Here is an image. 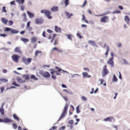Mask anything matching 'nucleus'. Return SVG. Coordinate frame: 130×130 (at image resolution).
I'll return each mask as SVG.
<instances>
[{"mask_svg": "<svg viewBox=\"0 0 130 130\" xmlns=\"http://www.w3.org/2000/svg\"><path fill=\"white\" fill-rule=\"evenodd\" d=\"M58 27L57 26H55V30L57 32H58Z\"/></svg>", "mask_w": 130, "mask_h": 130, "instance_id": "nucleus-42", "label": "nucleus"}, {"mask_svg": "<svg viewBox=\"0 0 130 130\" xmlns=\"http://www.w3.org/2000/svg\"><path fill=\"white\" fill-rule=\"evenodd\" d=\"M47 10L46 9H44L41 10L40 12L42 13H45V14L46 12V11H47Z\"/></svg>", "mask_w": 130, "mask_h": 130, "instance_id": "nucleus-37", "label": "nucleus"}, {"mask_svg": "<svg viewBox=\"0 0 130 130\" xmlns=\"http://www.w3.org/2000/svg\"><path fill=\"white\" fill-rule=\"evenodd\" d=\"M43 71L41 70H39V73L41 75H42L43 74Z\"/></svg>", "mask_w": 130, "mask_h": 130, "instance_id": "nucleus-53", "label": "nucleus"}, {"mask_svg": "<svg viewBox=\"0 0 130 130\" xmlns=\"http://www.w3.org/2000/svg\"><path fill=\"white\" fill-rule=\"evenodd\" d=\"M13 118L14 119H16V120H17V121H19V118L17 117V116L15 114H14L13 115Z\"/></svg>", "mask_w": 130, "mask_h": 130, "instance_id": "nucleus-32", "label": "nucleus"}, {"mask_svg": "<svg viewBox=\"0 0 130 130\" xmlns=\"http://www.w3.org/2000/svg\"><path fill=\"white\" fill-rule=\"evenodd\" d=\"M13 121L11 119L8 118H6L3 119V122L7 123L10 122H12Z\"/></svg>", "mask_w": 130, "mask_h": 130, "instance_id": "nucleus-8", "label": "nucleus"}, {"mask_svg": "<svg viewBox=\"0 0 130 130\" xmlns=\"http://www.w3.org/2000/svg\"><path fill=\"white\" fill-rule=\"evenodd\" d=\"M41 53V51H39L38 50H36L35 53V56H37L39 53Z\"/></svg>", "mask_w": 130, "mask_h": 130, "instance_id": "nucleus-30", "label": "nucleus"}, {"mask_svg": "<svg viewBox=\"0 0 130 130\" xmlns=\"http://www.w3.org/2000/svg\"><path fill=\"white\" fill-rule=\"evenodd\" d=\"M30 21H29L27 23V26H26V27H28L29 26V25H30Z\"/></svg>", "mask_w": 130, "mask_h": 130, "instance_id": "nucleus-58", "label": "nucleus"}, {"mask_svg": "<svg viewBox=\"0 0 130 130\" xmlns=\"http://www.w3.org/2000/svg\"><path fill=\"white\" fill-rule=\"evenodd\" d=\"M51 76V75L49 72H45L43 73L42 76L45 77H49Z\"/></svg>", "mask_w": 130, "mask_h": 130, "instance_id": "nucleus-7", "label": "nucleus"}, {"mask_svg": "<svg viewBox=\"0 0 130 130\" xmlns=\"http://www.w3.org/2000/svg\"><path fill=\"white\" fill-rule=\"evenodd\" d=\"M121 13V12L120 11H119L118 10H114L112 12V14H115V13L117 14V13Z\"/></svg>", "mask_w": 130, "mask_h": 130, "instance_id": "nucleus-29", "label": "nucleus"}, {"mask_svg": "<svg viewBox=\"0 0 130 130\" xmlns=\"http://www.w3.org/2000/svg\"><path fill=\"white\" fill-rule=\"evenodd\" d=\"M36 38H33L31 39V42L32 43H35L36 42Z\"/></svg>", "mask_w": 130, "mask_h": 130, "instance_id": "nucleus-33", "label": "nucleus"}, {"mask_svg": "<svg viewBox=\"0 0 130 130\" xmlns=\"http://www.w3.org/2000/svg\"><path fill=\"white\" fill-rule=\"evenodd\" d=\"M99 80L101 82L100 83V84H102L103 82L104 81V80L103 79H100Z\"/></svg>", "mask_w": 130, "mask_h": 130, "instance_id": "nucleus-49", "label": "nucleus"}, {"mask_svg": "<svg viewBox=\"0 0 130 130\" xmlns=\"http://www.w3.org/2000/svg\"><path fill=\"white\" fill-rule=\"evenodd\" d=\"M82 74L84 76L83 77H85L87 75L88 73L86 72H85L83 73H82Z\"/></svg>", "mask_w": 130, "mask_h": 130, "instance_id": "nucleus-46", "label": "nucleus"}, {"mask_svg": "<svg viewBox=\"0 0 130 130\" xmlns=\"http://www.w3.org/2000/svg\"><path fill=\"white\" fill-rule=\"evenodd\" d=\"M74 121L73 120H71L68 122V123L70 124H72L73 123Z\"/></svg>", "mask_w": 130, "mask_h": 130, "instance_id": "nucleus-47", "label": "nucleus"}, {"mask_svg": "<svg viewBox=\"0 0 130 130\" xmlns=\"http://www.w3.org/2000/svg\"><path fill=\"white\" fill-rule=\"evenodd\" d=\"M27 13L30 18H31L34 16V14L31 12L29 11H27Z\"/></svg>", "mask_w": 130, "mask_h": 130, "instance_id": "nucleus-15", "label": "nucleus"}, {"mask_svg": "<svg viewBox=\"0 0 130 130\" xmlns=\"http://www.w3.org/2000/svg\"><path fill=\"white\" fill-rule=\"evenodd\" d=\"M11 57L13 61L18 63L20 57L17 55L13 54L11 56Z\"/></svg>", "mask_w": 130, "mask_h": 130, "instance_id": "nucleus-1", "label": "nucleus"}, {"mask_svg": "<svg viewBox=\"0 0 130 130\" xmlns=\"http://www.w3.org/2000/svg\"><path fill=\"white\" fill-rule=\"evenodd\" d=\"M25 32V31H21L20 32V34H21L23 35L24 33Z\"/></svg>", "mask_w": 130, "mask_h": 130, "instance_id": "nucleus-63", "label": "nucleus"}, {"mask_svg": "<svg viewBox=\"0 0 130 130\" xmlns=\"http://www.w3.org/2000/svg\"><path fill=\"white\" fill-rule=\"evenodd\" d=\"M31 78L32 79H34L35 80H38V78L36 77L34 75H32L31 76Z\"/></svg>", "mask_w": 130, "mask_h": 130, "instance_id": "nucleus-35", "label": "nucleus"}, {"mask_svg": "<svg viewBox=\"0 0 130 130\" xmlns=\"http://www.w3.org/2000/svg\"><path fill=\"white\" fill-rule=\"evenodd\" d=\"M57 51L59 53H62L63 52V51L62 50L58 49H57Z\"/></svg>", "mask_w": 130, "mask_h": 130, "instance_id": "nucleus-48", "label": "nucleus"}, {"mask_svg": "<svg viewBox=\"0 0 130 130\" xmlns=\"http://www.w3.org/2000/svg\"><path fill=\"white\" fill-rule=\"evenodd\" d=\"M58 7H54L51 9V10L53 12H56L58 10Z\"/></svg>", "mask_w": 130, "mask_h": 130, "instance_id": "nucleus-14", "label": "nucleus"}, {"mask_svg": "<svg viewBox=\"0 0 130 130\" xmlns=\"http://www.w3.org/2000/svg\"><path fill=\"white\" fill-rule=\"evenodd\" d=\"M109 73L108 69L106 68H103L102 71V76L103 77H104L106 75Z\"/></svg>", "mask_w": 130, "mask_h": 130, "instance_id": "nucleus-5", "label": "nucleus"}, {"mask_svg": "<svg viewBox=\"0 0 130 130\" xmlns=\"http://www.w3.org/2000/svg\"><path fill=\"white\" fill-rule=\"evenodd\" d=\"M6 7H3V9L2 10V11L4 12H7V10H6Z\"/></svg>", "mask_w": 130, "mask_h": 130, "instance_id": "nucleus-40", "label": "nucleus"}, {"mask_svg": "<svg viewBox=\"0 0 130 130\" xmlns=\"http://www.w3.org/2000/svg\"><path fill=\"white\" fill-rule=\"evenodd\" d=\"M107 50L105 53V55L107 56L108 54V52L109 51V47L108 46H107Z\"/></svg>", "mask_w": 130, "mask_h": 130, "instance_id": "nucleus-43", "label": "nucleus"}, {"mask_svg": "<svg viewBox=\"0 0 130 130\" xmlns=\"http://www.w3.org/2000/svg\"><path fill=\"white\" fill-rule=\"evenodd\" d=\"M107 63L108 64H110L111 67H112L114 66V62L113 61H111L108 60L107 62Z\"/></svg>", "mask_w": 130, "mask_h": 130, "instance_id": "nucleus-13", "label": "nucleus"}, {"mask_svg": "<svg viewBox=\"0 0 130 130\" xmlns=\"http://www.w3.org/2000/svg\"><path fill=\"white\" fill-rule=\"evenodd\" d=\"M117 78L115 74H114L113 77L112 81L113 82H116L117 81Z\"/></svg>", "mask_w": 130, "mask_h": 130, "instance_id": "nucleus-24", "label": "nucleus"}, {"mask_svg": "<svg viewBox=\"0 0 130 130\" xmlns=\"http://www.w3.org/2000/svg\"><path fill=\"white\" fill-rule=\"evenodd\" d=\"M100 63H104V60L103 59H100Z\"/></svg>", "mask_w": 130, "mask_h": 130, "instance_id": "nucleus-57", "label": "nucleus"}, {"mask_svg": "<svg viewBox=\"0 0 130 130\" xmlns=\"http://www.w3.org/2000/svg\"><path fill=\"white\" fill-rule=\"evenodd\" d=\"M1 93H2L3 91L4 90L5 88L4 87H2L1 88Z\"/></svg>", "mask_w": 130, "mask_h": 130, "instance_id": "nucleus-52", "label": "nucleus"}, {"mask_svg": "<svg viewBox=\"0 0 130 130\" xmlns=\"http://www.w3.org/2000/svg\"><path fill=\"white\" fill-rule=\"evenodd\" d=\"M26 28L29 31H31L32 29V27L30 26L26 27Z\"/></svg>", "mask_w": 130, "mask_h": 130, "instance_id": "nucleus-34", "label": "nucleus"}, {"mask_svg": "<svg viewBox=\"0 0 130 130\" xmlns=\"http://www.w3.org/2000/svg\"><path fill=\"white\" fill-rule=\"evenodd\" d=\"M21 39L22 41L24 42H28L29 41L28 39L26 38H22Z\"/></svg>", "mask_w": 130, "mask_h": 130, "instance_id": "nucleus-27", "label": "nucleus"}, {"mask_svg": "<svg viewBox=\"0 0 130 130\" xmlns=\"http://www.w3.org/2000/svg\"><path fill=\"white\" fill-rule=\"evenodd\" d=\"M12 84L13 85H15L16 86H18V87L20 86L18 84L16 83V82H14V81L13 82H12Z\"/></svg>", "mask_w": 130, "mask_h": 130, "instance_id": "nucleus-31", "label": "nucleus"}, {"mask_svg": "<svg viewBox=\"0 0 130 130\" xmlns=\"http://www.w3.org/2000/svg\"><path fill=\"white\" fill-rule=\"evenodd\" d=\"M4 104H3L1 108H0V112H1V113L2 115H4V109L3 108V106Z\"/></svg>", "mask_w": 130, "mask_h": 130, "instance_id": "nucleus-21", "label": "nucleus"}, {"mask_svg": "<svg viewBox=\"0 0 130 130\" xmlns=\"http://www.w3.org/2000/svg\"><path fill=\"white\" fill-rule=\"evenodd\" d=\"M52 78L54 79H55L56 78V77L55 76L53 75L52 76Z\"/></svg>", "mask_w": 130, "mask_h": 130, "instance_id": "nucleus-61", "label": "nucleus"}, {"mask_svg": "<svg viewBox=\"0 0 130 130\" xmlns=\"http://www.w3.org/2000/svg\"><path fill=\"white\" fill-rule=\"evenodd\" d=\"M1 21L4 24H6L8 22V20L6 19H5L4 18H2L1 19Z\"/></svg>", "mask_w": 130, "mask_h": 130, "instance_id": "nucleus-20", "label": "nucleus"}, {"mask_svg": "<svg viewBox=\"0 0 130 130\" xmlns=\"http://www.w3.org/2000/svg\"><path fill=\"white\" fill-rule=\"evenodd\" d=\"M68 107V106L66 105L64 107V110L63 112V113L62 114L61 116V117L59 118V119L58 121L60 120L65 115V113L67 111Z\"/></svg>", "mask_w": 130, "mask_h": 130, "instance_id": "nucleus-4", "label": "nucleus"}, {"mask_svg": "<svg viewBox=\"0 0 130 130\" xmlns=\"http://www.w3.org/2000/svg\"><path fill=\"white\" fill-rule=\"evenodd\" d=\"M19 32V30H16L15 29H12L10 31V32L13 34H17Z\"/></svg>", "mask_w": 130, "mask_h": 130, "instance_id": "nucleus-16", "label": "nucleus"}, {"mask_svg": "<svg viewBox=\"0 0 130 130\" xmlns=\"http://www.w3.org/2000/svg\"><path fill=\"white\" fill-rule=\"evenodd\" d=\"M122 59L124 61L123 64H126L128 65H129V64L126 60L124 59Z\"/></svg>", "mask_w": 130, "mask_h": 130, "instance_id": "nucleus-36", "label": "nucleus"}, {"mask_svg": "<svg viewBox=\"0 0 130 130\" xmlns=\"http://www.w3.org/2000/svg\"><path fill=\"white\" fill-rule=\"evenodd\" d=\"M64 35L68 37V39L70 40L71 41H72V40L71 38L72 35L71 34Z\"/></svg>", "mask_w": 130, "mask_h": 130, "instance_id": "nucleus-23", "label": "nucleus"}, {"mask_svg": "<svg viewBox=\"0 0 130 130\" xmlns=\"http://www.w3.org/2000/svg\"><path fill=\"white\" fill-rule=\"evenodd\" d=\"M13 22L12 21H9V25H12L13 24Z\"/></svg>", "mask_w": 130, "mask_h": 130, "instance_id": "nucleus-45", "label": "nucleus"}, {"mask_svg": "<svg viewBox=\"0 0 130 130\" xmlns=\"http://www.w3.org/2000/svg\"><path fill=\"white\" fill-rule=\"evenodd\" d=\"M47 32L49 33H51L53 31L50 29H48L47 30Z\"/></svg>", "mask_w": 130, "mask_h": 130, "instance_id": "nucleus-50", "label": "nucleus"}, {"mask_svg": "<svg viewBox=\"0 0 130 130\" xmlns=\"http://www.w3.org/2000/svg\"><path fill=\"white\" fill-rule=\"evenodd\" d=\"M11 29L10 28H8V27H6L5 29V31H8L9 30L11 31Z\"/></svg>", "mask_w": 130, "mask_h": 130, "instance_id": "nucleus-44", "label": "nucleus"}, {"mask_svg": "<svg viewBox=\"0 0 130 130\" xmlns=\"http://www.w3.org/2000/svg\"><path fill=\"white\" fill-rule=\"evenodd\" d=\"M108 17L106 16H104L100 20V21L101 22H103L105 23L106 22V19H108Z\"/></svg>", "mask_w": 130, "mask_h": 130, "instance_id": "nucleus-10", "label": "nucleus"}, {"mask_svg": "<svg viewBox=\"0 0 130 130\" xmlns=\"http://www.w3.org/2000/svg\"><path fill=\"white\" fill-rule=\"evenodd\" d=\"M65 14L66 16H67V19H68L70 18V17L72 16L73 15L72 13H71L70 15H68L69 14V13L67 12H65Z\"/></svg>", "mask_w": 130, "mask_h": 130, "instance_id": "nucleus-17", "label": "nucleus"}, {"mask_svg": "<svg viewBox=\"0 0 130 130\" xmlns=\"http://www.w3.org/2000/svg\"><path fill=\"white\" fill-rule=\"evenodd\" d=\"M14 50L15 52L19 53L21 52L20 48L18 47H16L15 48Z\"/></svg>", "mask_w": 130, "mask_h": 130, "instance_id": "nucleus-18", "label": "nucleus"}, {"mask_svg": "<svg viewBox=\"0 0 130 130\" xmlns=\"http://www.w3.org/2000/svg\"><path fill=\"white\" fill-rule=\"evenodd\" d=\"M43 20L41 17L37 18L35 19V22L36 24H42L43 23Z\"/></svg>", "mask_w": 130, "mask_h": 130, "instance_id": "nucleus-3", "label": "nucleus"}, {"mask_svg": "<svg viewBox=\"0 0 130 130\" xmlns=\"http://www.w3.org/2000/svg\"><path fill=\"white\" fill-rule=\"evenodd\" d=\"M79 105H78L77 106L76 108V112L77 113H80V111L79 109Z\"/></svg>", "mask_w": 130, "mask_h": 130, "instance_id": "nucleus-25", "label": "nucleus"}, {"mask_svg": "<svg viewBox=\"0 0 130 130\" xmlns=\"http://www.w3.org/2000/svg\"><path fill=\"white\" fill-rule=\"evenodd\" d=\"M43 67H47L48 68H50V66L49 65H43Z\"/></svg>", "mask_w": 130, "mask_h": 130, "instance_id": "nucleus-51", "label": "nucleus"}, {"mask_svg": "<svg viewBox=\"0 0 130 130\" xmlns=\"http://www.w3.org/2000/svg\"><path fill=\"white\" fill-rule=\"evenodd\" d=\"M18 82L19 83H23V80L20 77H18L17 78Z\"/></svg>", "mask_w": 130, "mask_h": 130, "instance_id": "nucleus-19", "label": "nucleus"}, {"mask_svg": "<svg viewBox=\"0 0 130 130\" xmlns=\"http://www.w3.org/2000/svg\"><path fill=\"white\" fill-rule=\"evenodd\" d=\"M108 121H109V122L113 121L114 122L115 121V119H114L113 118L108 117Z\"/></svg>", "mask_w": 130, "mask_h": 130, "instance_id": "nucleus-26", "label": "nucleus"}, {"mask_svg": "<svg viewBox=\"0 0 130 130\" xmlns=\"http://www.w3.org/2000/svg\"><path fill=\"white\" fill-rule=\"evenodd\" d=\"M124 20L125 22L126 23L127 25H129V20L128 16L126 15L124 17Z\"/></svg>", "mask_w": 130, "mask_h": 130, "instance_id": "nucleus-11", "label": "nucleus"}, {"mask_svg": "<svg viewBox=\"0 0 130 130\" xmlns=\"http://www.w3.org/2000/svg\"><path fill=\"white\" fill-rule=\"evenodd\" d=\"M86 0H85L84 1V3L82 5V7H84L85 6V5L86 4Z\"/></svg>", "mask_w": 130, "mask_h": 130, "instance_id": "nucleus-55", "label": "nucleus"}, {"mask_svg": "<svg viewBox=\"0 0 130 130\" xmlns=\"http://www.w3.org/2000/svg\"><path fill=\"white\" fill-rule=\"evenodd\" d=\"M102 121H105V122H107L108 121V118H105L104 119L102 120Z\"/></svg>", "mask_w": 130, "mask_h": 130, "instance_id": "nucleus-62", "label": "nucleus"}, {"mask_svg": "<svg viewBox=\"0 0 130 130\" xmlns=\"http://www.w3.org/2000/svg\"><path fill=\"white\" fill-rule=\"evenodd\" d=\"M0 81L4 83L7 82L8 81L7 79L4 78L0 79Z\"/></svg>", "mask_w": 130, "mask_h": 130, "instance_id": "nucleus-28", "label": "nucleus"}, {"mask_svg": "<svg viewBox=\"0 0 130 130\" xmlns=\"http://www.w3.org/2000/svg\"><path fill=\"white\" fill-rule=\"evenodd\" d=\"M22 60L24 63L26 65L28 64L31 61V59L30 58H28L27 59L25 57H23Z\"/></svg>", "mask_w": 130, "mask_h": 130, "instance_id": "nucleus-2", "label": "nucleus"}, {"mask_svg": "<svg viewBox=\"0 0 130 130\" xmlns=\"http://www.w3.org/2000/svg\"><path fill=\"white\" fill-rule=\"evenodd\" d=\"M81 99L82 100L84 101H86L87 100V98L84 96H83L81 97Z\"/></svg>", "mask_w": 130, "mask_h": 130, "instance_id": "nucleus-39", "label": "nucleus"}, {"mask_svg": "<svg viewBox=\"0 0 130 130\" xmlns=\"http://www.w3.org/2000/svg\"><path fill=\"white\" fill-rule=\"evenodd\" d=\"M23 79H25L26 80H28L29 78V76L27 74H24L22 76Z\"/></svg>", "mask_w": 130, "mask_h": 130, "instance_id": "nucleus-12", "label": "nucleus"}, {"mask_svg": "<svg viewBox=\"0 0 130 130\" xmlns=\"http://www.w3.org/2000/svg\"><path fill=\"white\" fill-rule=\"evenodd\" d=\"M69 0H65L64 1L65 4V6L66 7L67 5H68L69 2H68V1Z\"/></svg>", "mask_w": 130, "mask_h": 130, "instance_id": "nucleus-38", "label": "nucleus"}, {"mask_svg": "<svg viewBox=\"0 0 130 130\" xmlns=\"http://www.w3.org/2000/svg\"><path fill=\"white\" fill-rule=\"evenodd\" d=\"M13 127L14 129H16L17 128V126L16 124L13 123Z\"/></svg>", "mask_w": 130, "mask_h": 130, "instance_id": "nucleus-41", "label": "nucleus"}, {"mask_svg": "<svg viewBox=\"0 0 130 130\" xmlns=\"http://www.w3.org/2000/svg\"><path fill=\"white\" fill-rule=\"evenodd\" d=\"M55 71H56V72H59L61 71V69L58 67H55Z\"/></svg>", "mask_w": 130, "mask_h": 130, "instance_id": "nucleus-22", "label": "nucleus"}, {"mask_svg": "<svg viewBox=\"0 0 130 130\" xmlns=\"http://www.w3.org/2000/svg\"><path fill=\"white\" fill-rule=\"evenodd\" d=\"M70 74L71 75H72V77H73V76H74L75 75H77L79 76H80V75H79L78 74H72L71 73Z\"/></svg>", "mask_w": 130, "mask_h": 130, "instance_id": "nucleus-56", "label": "nucleus"}, {"mask_svg": "<svg viewBox=\"0 0 130 130\" xmlns=\"http://www.w3.org/2000/svg\"><path fill=\"white\" fill-rule=\"evenodd\" d=\"M10 3L11 5H14L15 4L14 1H12L10 2Z\"/></svg>", "mask_w": 130, "mask_h": 130, "instance_id": "nucleus-64", "label": "nucleus"}, {"mask_svg": "<svg viewBox=\"0 0 130 130\" xmlns=\"http://www.w3.org/2000/svg\"><path fill=\"white\" fill-rule=\"evenodd\" d=\"M82 17H83V18L82 19V20H85L86 19V17H85V15L84 14L83 15H82Z\"/></svg>", "mask_w": 130, "mask_h": 130, "instance_id": "nucleus-60", "label": "nucleus"}, {"mask_svg": "<svg viewBox=\"0 0 130 130\" xmlns=\"http://www.w3.org/2000/svg\"><path fill=\"white\" fill-rule=\"evenodd\" d=\"M88 43L89 44H91L92 46L97 47V46L95 42L93 41L89 40L88 41Z\"/></svg>", "mask_w": 130, "mask_h": 130, "instance_id": "nucleus-9", "label": "nucleus"}, {"mask_svg": "<svg viewBox=\"0 0 130 130\" xmlns=\"http://www.w3.org/2000/svg\"><path fill=\"white\" fill-rule=\"evenodd\" d=\"M46 12L45 15L49 19H51L52 18V17L50 15L51 13V12L49 11L48 10H47Z\"/></svg>", "mask_w": 130, "mask_h": 130, "instance_id": "nucleus-6", "label": "nucleus"}, {"mask_svg": "<svg viewBox=\"0 0 130 130\" xmlns=\"http://www.w3.org/2000/svg\"><path fill=\"white\" fill-rule=\"evenodd\" d=\"M118 7L121 10H123V8L122 6H119Z\"/></svg>", "mask_w": 130, "mask_h": 130, "instance_id": "nucleus-59", "label": "nucleus"}, {"mask_svg": "<svg viewBox=\"0 0 130 130\" xmlns=\"http://www.w3.org/2000/svg\"><path fill=\"white\" fill-rule=\"evenodd\" d=\"M61 86L63 88H67V87L64 84H62L61 85Z\"/></svg>", "mask_w": 130, "mask_h": 130, "instance_id": "nucleus-54", "label": "nucleus"}]
</instances>
